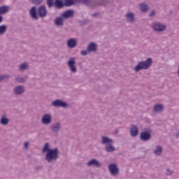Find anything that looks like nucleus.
<instances>
[{
    "instance_id": "f257e3e1",
    "label": "nucleus",
    "mask_w": 179,
    "mask_h": 179,
    "mask_svg": "<svg viewBox=\"0 0 179 179\" xmlns=\"http://www.w3.org/2000/svg\"><path fill=\"white\" fill-rule=\"evenodd\" d=\"M42 153H46L45 160L48 163H54L59 159V150L57 148H50V143H45L43 149Z\"/></svg>"
},
{
    "instance_id": "f03ea898",
    "label": "nucleus",
    "mask_w": 179,
    "mask_h": 179,
    "mask_svg": "<svg viewBox=\"0 0 179 179\" xmlns=\"http://www.w3.org/2000/svg\"><path fill=\"white\" fill-rule=\"evenodd\" d=\"M101 143L105 146V150L107 153H113V152L115 151V147L113 145L114 141H113L110 137L102 136L101 138Z\"/></svg>"
},
{
    "instance_id": "7ed1b4c3",
    "label": "nucleus",
    "mask_w": 179,
    "mask_h": 179,
    "mask_svg": "<svg viewBox=\"0 0 179 179\" xmlns=\"http://www.w3.org/2000/svg\"><path fill=\"white\" fill-rule=\"evenodd\" d=\"M152 64H153V60H152V58H147L145 61L139 62L135 66L134 71L135 72H139V71L149 69V68L152 66Z\"/></svg>"
},
{
    "instance_id": "20e7f679",
    "label": "nucleus",
    "mask_w": 179,
    "mask_h": 179,
    "mask_svg": "<svg viewBox=\"0 0 179 179\" xmlns=\"http://www.w3.org/2000/svg\"><path fill=\"white\" fill-rule=\"evenodd\" d=\"M144 131H142L140 134V139L143 142H149L152 139V131L150 129H145Z\"/></svg>"
},
{
    "instance_id": "39448f33",
    "label": "nucleus",
    "mask_w": 179,
    "mask_h": 179,
    "mask_svg": "<svg viewBox=\"0 0 179 179\" xmlns=\"http://www.w3.org/2000/svg\"><path fill=\"white\" fill-rule=\"evenodd\" d=\"M67 65L73 73H76L78 72V68H76V57H70L69 61L67 62Z\"/></svg>"
},
{
    "instance_id": "423d86ee",
    "label": "nucleus",
    "mask_w": 179,
    "mask_h": 179,
    "mask_svg": "<svg viewBox=\"0 0 179 179\" xmlns=\"http://www.w3.org/2000/svg\"><path fill=\"white\" fill-rule=\"evenodd\" d=\"M108 169L110 176L113 177H117L120 174V169L117 166V164L112 163L109 164Z\"/></svg>"
},
{
    "instance_id": "0eeeda50",
    "label": "nucleus",
    "mask_w": 179,
    "mask_h": 179,
    "mask_svg": "<svg viewBox=\"0 0 179 179\" xmlns=\"http://www.w3.org/2000/svg\"><path fill=\"white\" fill-rule=\"evenodd\" d=\"M52 107H62V108H68L69 105L68 103L64 101L62 99H56L52 102Z\"/></svg>"
},
{
    "instance_id": "6e6552de",
    "label": "nucleus",
    "mask_w": 179,
    "mask_h": 179,
    "mask_svg": "<svg viewBox=\"0 0 179 179\" xmlns=\"http://www.w3.org/2000/svg\"><path fill=\"white\" fill-rule=\"evenodd\" d=\"M52 122V116L50 113L44 114L41 118V123L43 125H50Z\"/></svg>"
},
{
    "instance_id": "1a4fd4ad",
    "label": "nucleus",
    "mask_w": 179,
    "mask_h": 179,
    "mask_svg": "<svg viewBox=\"0 0 179 179\" xmlns=\"http://www.w3.org/2000/svg\"><path fill=\"white\" fill-rule=\"evenodd\" d=\"M166 27V24L161 22H155L152 24V29L155 31H164Z\"/></svg>"
},
{
    "instance_id": "9d476101",
    "label": "nucleus",
    "mask_w": 179,
    "mask_h": 179,
    "mask_svg": "<svg viewBox=\"0 0 179 179\" xmlns=\"http://www.w3.org/2000/svg\"><path fill=\"white\" fill-rule=\"evenodd\" d=\"M62 125L61 122H56L50 125V129L53 134H58L61 131Z\"/></svg>"
},
{
    "instance_id": "9b49d317",
    "label": "nucleus",
    "mask_w": 179,
    "mask_h": 179,
    "mask_svg": "<svg viewBox=\"0 0 179 179\" xmlns=\"http://www.w3.org/2000/svg\"><path fill=\"white\" fill-rule=\"evenodd\" d=\"M13 92L14 94H16V96H20L21 94H23L24 93V86L23 85H17L15 86Z\"/></svg>"
},
{
    "instance_id": "f8f14e48",
    "label": "nucleus",
    "mask_w": 179,
    "mask_h": 179,
    "mask_svg": "<svg viewBox=\"0 0 179 179\" xmlns=\"http://www.w3.org/2000/svg\"><path fill=\"white\" fill-rule=\"evenodd\" d=\"M87 167L94 166L99 169L101 167V163H100V162H99V160H97L96 159H92L87 163Z\"/></svg>"
},
{
    "instance_id": "ddd939ff",
    "label": "nucleus",
    "mask_w": 179,
    "mask_h": 179,
    "mask_svg": "<svg viewBox=\"0 0 179 179\" xmlns=\"http://www.w3.org/2000/svg\"><path fill=\"white\" fill-rule=\"evenodd\" d=\"M93 8L96 6H106L110 3V0H94Z\"/></svg>"
},
{
    "instance_id": "4468645a",
    "label": "nucleus",
    "mask_w": 179,
    "mask_h": 179,
    "mask_svg": "<svg viewBox=\"0 0 179 179\" xmlns=\"http://www.w3.org/2000/svg\"><path fill=\"white\" fill-rule=\"evenodd\" d=\"M38 14L40 17H45L47 16V8L45 6H41L38 8Z\"/></svg>"
},
{
    "instance_id": "2eb2a0df",
    "label": "nucleus",
    "mask_w": 179,
    "mask_h": 179,
    "mask_svg": "<svg viewBox=\"0 0 179 179\" xmlns=\"http://www.w3.org/2000/svg\"><path fill=\"white\" fill-rule=\"evenodd\" d=\"M29 15L34 20H38V15H37V8L36 6L31 7V8L29 10Z\"/></svg>"
},
{
    "instance_id": "dca6fc26",
    "label": "nucleus",
    "mask_w": 179,
    "mask_h": 179,
    "mask_svg": "<svg viewBox=\"0 0 179 179\" xmlns=\"http://www.w3.org/2000/svg\"><path fill=\"white\" fill-rule=\"evenodd\" d=\"M138 133H139V129H138V127H136V125L135 124H133L130 129L131 136H133V137L138 136Z\"/></svg>"
},
{
    "instance_id": "f3484780",
    "label": "nucleus",
    "mask_w": 179,
    "mask_h": 179,
    "mask_svg": "<svg viewBox=\"0 0 179 179\" xmlns=\"http://www.w3.org/2000/svg\"><path fill=\"white\" fill-rule=\"evenodd\" d=\"M75 1L83 3V5H86L87 6H91L93 8L94 0H75Z\"/></svg>"
},
{
    "instance_id": "a211bd4d",
    "label": "nucleus",
    "mask_w": 179,
    "mask_h": 179,
    "mask_svg": "<svg viewBox=\"0 0 179 179\" xmlns=\"http://www.w3.org/2000/svg\"><path fill=\"white\" fill-rule=\"evenodd\" d=\"M126 19L129 23L135 22V14L131 12H129L126 14Z\"/></svg>"
},
{
    "instance_id": "6ab92c4d",
    "label": "nucleus",
    "mask_w": 179,
    "mask_h": 179,
    "mask_svg": "<svg viewBox=\"0 0 179 179\" xmlns=\"http://www.w3.org/2000/svg\"><path fill=\"white\" fill-rule=\"evenodd\" d=\"M87 49L89 52H96V51H97V45L92 42L88 45Z\"/></svg>"
},
{
    "instance_id": "aec40b11",
    "label": "nucleus",
    "mask_w": 179,
    "mask_h": 179,
    "mask_svg": "<svg viewBox=\"0 0 179 179\" xmlns=\"http://www.w3.org/2000/svg\"><path fill=\"white\" fill-rule=\"evenodd\" d=\"M78 42H76V39L75 38H70L67 41V46L69 48H75Z\"/></svg>"
},
{
    "instance_id": "412c9836",
    "label": "nucleus",
    "mask_w": 179,
    "mask_h": 179,
    "mask_svg": "<svg viewBox=\"0 0 179 179\" xmlns=\"http://www.w3.org/2000/svg\"><path fill=\"white\" fill-rule=\"evenodd\" d=\"M65 6L64 2L62 0H55V7L56 9H62Z\"/></svg>"
},
{
    "instance_id": "4be33fe9",
    "label": "nucleus",
    "mask_w": 179,
    "mask_h": 179,
    "mask_svg": "<svg viewBox=\"0 0 179 179\" xmlns=\"http://www.w3.org/2000/svg\"><path fill=\"white\" fill-rule=\"evenodd\" d=\"M73 10H68L62 14V17L64 19H69V17H72L73 16Z\"/></svg>"
},
{
    "instance_id": "5701e85b",
    "label": "nucleus",
    "mask_w": 179,
    "mask_h": 179,
    "mask_svg": "<svg viewBox=\"0 0 179 179\" xmlns=\"http://www.w3.org/2000/svg\"><path fill=\"white\" fill-rule=\"evenodd\" d=\"M18 69L21 72H24V71H27V69H29V64H27V62H24L20 64L18 66Z\"/></svg>"
},
{
    "instance_id": "b1692460",
    "label": "nucleus",
    "mask_w": 179,
    "mask_h": 179,
    "mask_svg": "<svg viewBox=\"0 0 179 179\" xmlns=\"http://www.w3.org/2000/svg\"><path fill=\"white\" fill-rule=\"evenodd\" d=\"M9 118L6 117V115H3L0 119V124L1 125H8L9 124Z\"/></svg>"
},
{
    "instance_id": "393cba45",
    "label": "nucleus",
    "mask_w": 179,
    "mask_h": 179,
    "mask_svg": "<svg viewBox=\"0 0 179 179\" xmlns=\"http://www.w3.org/2000/svg\"><path fill=\"white\" fill-rule=\"evenodd\" d=\"M140 10H141L143 13L148 12V10H149V6L146 3H140Z\"/></svg>"
},
{
    "instance_id": "a878e982",
    "label": "nucleus",
    "mask_w": 179,
    "mask_h": 179,
    "mask_svg": "<svg viewBox=\"0 0 179 179\" xmlns=\"http://www.w3.org/2000/svg\"><path fill=\"white\" fill-rule=\"evenodd\" d=\"M154 153L156 156H162V153H163V147L161 145H157Z\"/></svg>"
},
{
    "instance_id": "bb28decb",
    "label": "nucleus",
    "mask_w": 179,
    "mask_h": 179,
    "mask_svg": "<svg viewBox=\"0 0 179 179\" xmlns=\"http://www.w3.org/2000/svg\"><path fill=\"white\" fill-rule=\"evenodd\" d=\"M55 24L56 26H64V18L62 17H57L55 20Z\"/></svg>"
},
{
    "instance_id": "cd10ccee",
    "label": "nucleus",
    "mask_w": 179,
    "mask_h": 179,
    "mask_svg": "<svg viewBox=\"0 0 179 179\" xmlns=\"http://www.w3.org/2000/svg\"><path fill=\"white\" fill-rule=\"evenodd\" d=\"M163 110H164V108L162 104H156L154 106L155 113H161L162 111H163Z\"/></svg>"
},
{
    "instance_id": "c85d7f7f",
    "label": "nucleus",
    "mask_w": 179,
    "mask_h": 179,
    "mask_svg": "<svg viewBox=\"0 0 179 179\" xmlns=\"http://www.w3.org/2000/svg\"><path fill=\"white\" fill-rule=\"evenodd\" d=\"M8 12H9V6H0V15H5V13H8Z\"/></svg>"
},
{
    "instance_id": "c756f323",
    "label": "nucleus",
    "mask_w": 179,
    "mask_h": 179,
    "mask_svg": "<svg viewBox=\"0 0 179 179\" xmlns=\"http://www.w3.org/2000/svg\"><path fill=\"white\" fill-rule=\"evenodd\" d=\"M46 4L48 9H51L55 5V0H46Z\"/></svg>"
},
{
    "instance_id": "7c9ffc66",
    "label": "nucleus",
    "mask_w": 179,
    "mask_h": 179,
    "mask_svg": "<svg viewBox=\"0 0 179 179\" xmlns=\"http://www.w3.org/2000/svg\"><path fill=\"white\" fill-rule=\"evenodd\" d=\"M8 30V26L3 24L0 26V36H3L4 33H6Z\"/></svg>"
},
{
    "instance_id": "2f4dec72",
    "label": "nucleus",
    "mask_w": 179,
    "mask_h": 179,
    "mask_svg": "<svg viewBox=\"0 0 179 179\" xmlns=\"http://www.w3.org/2000/svg\"><path fill=\"white\" fill-rule=\"evenodd\" d=\"M75 0H64V6H72V5H75Z\"/></svg>"
},
{
    "instance_id": "473e14b6",
    "label": "nucleus",
    "mask_w": 179,
    "mask_h": 179,
    "mask_svg": "<svg viewBox=\"0 0 179 179\" xmlns=\"http://www.w3.org/2000/svg\"><path fill=\"white\" fill-rule=\"evenodd\" d=\"M15 82H17L18 83H24V82H26V78L22 76H17L15 78Z\"/></svg>"
},
{
    "instance_id": "72a5a7b5",
    "label": "nucleus",
    "mask_w": 179,
    "mask_h": 179,
    "mask_svg": "<svg viewBox=\"0 0 179 179\" xmlns=\"http://www.w3.org/2000/svg\"><path fill=\"white\" fill-rule=\"evenodd\" d=\"M89 19H84L79 21L80 26H86L87 24L89 23Z\"/></svg>"
},
{
    "instance_id": "f704fd0d",
    "label": "nucleus",
    "mask_w": 179,
    "mask_h": 179,
    "mask_svg": "<svg viewBox=\"0 0 179 179\" xmlns=\"http://www.w3.org/2000/svg\"><path fill=\"white\" fill-rule=\"evenodd\" d=\"M31 2L34 5H40L43 3V0H32Z\"/></svg>"
},
{
    "instance_id": "c9c22d12",
    "label": "nucleus",
    "mask_w": 179,
    "mask_h": 179,
    "mask_svg": "<svg viewBox=\"0 0 179 179\" xmlns=\"http://www.w3.org/2000/svg\"><path fill=\"white\" fill-rule=\"evenodd\" d=\"M5 79H9V76H8V75H1L0 76V82H2V80H5Z\"/></svg>"
},
{
    "instance_id": "e433bc0d",
    "label": "nucleus",
    "mask_w": 179,
    "mask_h": 179,
    "mask_svg": "<svg viewBox=\"0 0 179 179\" xmlns=\"http://www.w3.org/2000/svg\"><path fill=\"white\" fill-rule=\"evenodd\" d=\"M89 52H90L87 51V50L81 51L80 54H81V55H83V57H86V55H87L89 54Z\"/></svg>"
},
{
    "instance_id": "4c0bfd02",
    "label": "nucleus",
    "mask_w": 179,
    "mask_h": 179,
    "mask_svg": "<svg viewBox=\"0 0 179 179\" xmlns=\"http://www.w3.org/2000/svg\"><path fill=\"white\" fill-rule=\"evenodd\" d=\"M173 173H174V171H171V169H168L166 170V176H171V174H173Z\"/></svg>"
},
{
    "instance_id": "58836bf2",
    "label": "nucleus",
    "mask_w": 179,
    "mask_h": 179,
    "mask_svg": "<svg viewBox=\"0 0 179 179\" xmlns=\"http://www.w3.org/2000/svg\"><path fill=\"white\" fill-rule=\"evenodd\" d=\"M156 15V11L155 10H152L151 12L149 13V16L152 17Z\"/></svg>"
},
{
    "instance_id": "ea45409f",
    "label": "nucleus",
    "mask_w": 179,
    "mask_h": 179,
    "mask_svg": "<svg viewBox=\"0 0 179 179\" xmlns=\"http://www.w3.org/2000/svg\"><path fill=\"white\" fill-rule=\"evenodd\" d=\"M29 141H27L24 143V149H29Z\"/></svg>"
},
{
    "instance_id": "a19ab883",
    "label": "nucleus",
    "mask_w": 179,
    "mask_h": 179,
    "mask_svg": "<svg viewBox=\"0 0 179 179\" xmlns=\"http://www.w3.org/2000/svg\"><path fill=\"white\" fill-rule=\"evenodd\" d=\"M35 170H36V171H39V170H43V166H36L35 167Z\"/></svg>"
},
{
    "instance_id": "79ce46f5",
    "label": "nucleus",
    "mask_w": 179,
    "mask_h": 179,
    "mask_svg": "<svg viewBox=\"0 0 179 179\" xmlns=\"http://www.w3.org/2000/svg\"><path fill=\"white\" fill-rule=\"evenodd\" d=\"M100 13H95L92 15V17H97V16H99Z\"/></svg>"
},
{
    "instance_id": "37998d69",
    "label": "nucleus",
    "mask_w": 179,
    "mask_h": 179,
    "mask_svg": "<svg viewBox=\"0 0 179 179\" xmlns=\"http://www.w3.org/2000/svg\"><path fill=\"white\" fill-rule=\"evenodd\" d=\"M3 22V17L0 15V23H2Z\"/></svg>"
},
{
    "instance_id": "c03bdc74",
    "label": "nucleus",
    "mask_w": 179,
    "mask_h": 179,
    "mask_svg": "<svg viewBox=\"0 0 179 179\" xmlns=\"http://www.w3.org/2000/svg\"><path fill=\"white\" fill-rule=\"evenodd\" d=\"M175 136H176V138H179V132L176 133Z\"/></svg>"
},
{
    "instance_id": "a18cd8bd",
    "label": "nucleus",
    "mask_w": 179,
    "mask_h": 179,
    "mask_svg": "<svg viewBox=\"0 0 179 179\" xmlns=\"http://www.w3.org/2000/svg\"><path fill=\"white\" fill-rule=\"evenodd\" d=\"M177 74L179 76V66H178V71H177Z\"/></svg>"
},
{
    "instance_id": "49530a36",
    "label": "nucleus",
    "mask_w": 179,
    "mask_h": 179,
    "mask_svg": "<svg viewBox=\"0 0 179 179\" xmlns=\"http://www.w3.org/2000/svg\"><path fill=\"white\" fill-rule=\"evenodd\" d=\"M115 134H118V130H116V131H115Z\"/></svg>"
}]
</instances>
